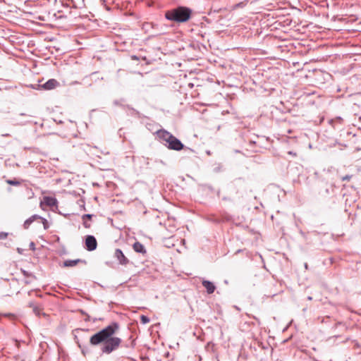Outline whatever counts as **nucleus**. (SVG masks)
Listing matches in <instances>:
<instances>
[{
  "mask_svg": "<svg viewBox=\"0 0 361 361\" xmlns=\"http://www.w3.org/2000/svg\"><path fill=\"white\" fill-rule=\"evenodd\" d=\"M118 329V323L112 322L92 335L90 338V343L93 346L101 345L102 353L109 355L117 350L122 342L120 338L114 336Z\"/></svg>",
  "mask_w": 361,
  "mask_h": 361,
  "instance_id": "nucleus-1",
  "label": "nucleus"
},
{
  "mask_svg": "<svg viewBox=\"0 0 361 361\" xmlns=\"http://www.w3.org/2000/svg\"><path fill=\"white\" fill-rule=\"evenodd\" d=\"M192 11L186 6H179L165 13V18L176 23H185L190 20Z\"/></svg>",
  "mask_w": 361,
  "mask_h": 361,
  "instance_id": "nucleus-2",
  "label": "nucleus"
},
{
  "mask_svg": "<svg viewBox=\"0 0 361 361\" xmlns=\"http://www.w3.org/2000/svg\"><path fill=\"white\" fill-rule=\"evenodd\" d=\"M158 137L164 143L165 146L172 150L180 151L184 148L181 141L165 130L157 131Z\"/></svg>",
  "mask_w": 361,
  "mask_h": 361,
  "instance_id": "nucleus-3",
  "label": "nucleus"
},
{
  "mask_svg": "<svg viewBox=\"0 0 361 361\" xmlns=\"http://www.w3.org/2000/svg\"><path fill=\"white\" fill-rule=\"evenodd\" d=\"M114 257L118 261V264L123 266H126L129 264V259L125 256L123 251L121 249H116Z\"/></svg>",
  "mask_w": 361,
  "mask_h": 361,
  "instance_id": "nucleus-4",
  "label": "nucleus"
},
{
  "mask_svg": "<svg viewBox=\"0 0 361 361\" xmlns=\"http://www.w3.org/2000/svg\"><path fill=\"white\" fill-rule=\"evenodd\" d=\"M97 242L94 236L88 235L85 238V248L88 251H93L97 249Z\"/></svg>",
  "mask_w": 361,
  "mask_h": 361,
  "instance_id": "nucleus-5",
  "label": "nucleus"
},
{
  "mask_svg": "<svg viewBox=\"0 0 361 361\" xmlns=\"http://www.w3.org/2000/svg\"><path fill=\"white\" fill-rule=\"evenodd\" d=\"M44 203L47 206L52 208L54 207H57L58 201L55 197L46 196L44 197L43 202H41V204Z\"/></svg>",
  "mask_w": 361,
  "mask_h": 361,
  "instance_id": "nucleus-6",
  "label": "nucleus"
},
{
  "mask_svg": "<svg viewBox=\"0 0 361 361\" xmlns=\"http://www.w3.org/2000/svg\"><path fill=\"white\" fill-rule=\"evenodd\" d=\"M59 85V82L56 79H49L42 85V87L44 90H50L56 88Z\"/></svg>",
  "mask_w": 361,
  "mask_h": 361,
  "instance_id": "nucleus-7",
  "label": "nucleus"
},
{
  "mask_svg": "<svg viewBox=\"0 0 361 361\" xmlns=\"http://www.w3.org/2000/svg\"><path fill=\"white\" fill-rule=\"evenodd\" d=\"M133 248L137 253H141L142 255H145L147 253L145 246L140 242H135L133 245Z\"/></svg>",
  "mask_w": 361,
  "mask_h": 361,
  "instance_id": "nucleus-8",
  "label": "nucleus"
},
{
  "mask_svg": "<svg viewBox=\"0 0 361 361\" xmlns=\"http://www.w3.org/2000/svg\"><path fill=\"white\" fill-rule=\"evenodd\" d=\"M202 286L206 288L207 292L209 294H212L214 292L216 287L214 285V283L209 281H202Z\"/></svg>",
  "mask_w": 361,
  "mask_h": 361,
  "instance_id": "nucleus-9",
  "label": "nucleus"
},
{
  "mask_svg": "<svg viewBox=\"0 0 361 361\" xmlns=\"http://www.w3.org/2000/svg\"><path fill=\"white\" fill-rule=\"evenodd\" d=\"M37 218H40V216L37 214H34L27 219H26L23 224V227L25 229H27L29 226L31 225L32 222L37 219Z\"/></svg>",
  "mask_w": 361,
  "mask_h": 361,
  "instance_id": "nucleus-10",
  "label": "nucleus"
},
{
  "mask_svg": "<svg viewBox=\"0 0 361 361\" xmlns=\"http://www.w3.org/2000/svg\"><path fill=\"white\" fill-rule=\"evenodd\" d=\"M80 262H82V260L79 259H68V260L64 261L63 266L66 267H74V266L77 265Z\"/></svg>",
  "mask_w": 361,
  "mask_h": 361,
  "instance_id": "nucleus-11",
  "label": "nucleus"
},
{
  "mask_svg": "<svg viewBox=\"0 0 361 361\" xmlns=\"http://www.w3.org/2000/svg\"><path fill=\"white\" fill-rule=\"evenodd\" d=\"M29 306H30V307H32L33 312H34L36 315L39 316V315L40 314V313H41V309H40L39 307H37V306L35 305V304H34L33 302H30Z\"/></svg>",
  "mask_w": 361,
  "mask_h": 361,
  "instance_id": "nucleus-12",
  "label": "nucleus"
},
{
  "mask_svg": "<svg viewBox=\"0 0 361 361\" xmlns=\"http://www.w3.org/2000/svg\"><path fill=\"white\" fill-rule=\"evenodd\" d=\"M37 219L40 220V221L43 224V227L45 230H47L49 228V224L46 219L40 216V218H37Z\"/></svg>",
  "mask_w": 361,
  "mask_h": 361,
  "instance_id": "nucleus-13",
  "label": "nucleus"
},
{
  "mask_svg": "<svg viewBox=\"0 0 361 361\" xmlns=\"http://www.w3.org/2000/svg\"><path fill=\"white\" fill-rule=\"evenodd\" d=\"M247 1H242L240 3H238L233 6V9H237L238 8H243L247 4Z\"/></svg>",
  "mask_w": 361,
  "mask_h": 361,
  "instance_id": "nucleus-14",
  "label": "nucleus"
},
{
  "mask_svg": "<svg viewBox=\"0 0 361 361\" xmlns=\"http://www.w3.org/2000/svg\"><path fill=\"white\" fill-rule=\"evenodd\" d=\"M54 16L56 18H66L67 17L66 15H63V11H58L57 13L54 14Z\"/></svg>",
  "mask_w": 361,
  "mask_h": 361,
  "instance_id": "nucleus-15",
  "label": "nucleus"
},
{
  "mask_svg": "<svg viewBox=\"0 0 361 361\" xmlns=\"http://www.w3.org/2000/svg\"><path fill=\"white\" fill-rule=\"evenodd\" d=\"M140 320H141V322L142 324H147L149 322V319L148 317L145 316V315H142L140 317Z\"/></svg>",
  "mask_w": 361,
  "mask_h": 361,
  "instance_id": "nucleus-16",
  "label": "nucleus"
},
{
  "mask_svg": "<svg viewBox=\"0 0 361 361\" xmlns=\"http://www.w3.org/2000/svg\"><path fill=\"white\" fill-rule=\"evenodd\" d=\"M6 182L11 185H19L20 184L19 181L16 180H8Z\"/></svg>",
  "mask_w": 361,
  "mask_h": 361,
  "instance_id": "nucleus-17",
  "label": "nucleus"
},
{
  "mask_svg": "<svg viewBox=\"0 0 361 361\" xmlns=\"http://www.w3.org/2000/svg\"><path fill=\"white\" fill-rule=\"evenodd\" d=\"M8 233L0 231V240H4L7 238Z\"/></svg>",
  "mask_w": 361,
  "mask_h": 361,
  "instance_id": "nucleus-18",
  "label": "nucleus"
},
{
  "mask_svg": "<svg viewBox=\"0 0 361 361\" xmlns=\"http://www.w3.org/2000/svg\"><path fill=\"white\" fill-rule=\"evenodd\" d=\"M83 222H82V224L84 226V227H85L86 228H90L91 227V224L89 222V220H82Z\"/></svg>",
  "mask_w": 361,
  "mask_h": 361,
  "instance_id": "nucleus-19",
  "label": "nucleus"
},
{
  "mask_svg": "<svg viewBox=\"0 0 361 361\" xmlns=\"http://www.w3.org/2000/svg\"><path fill=\"white\" fill-rule=\"evenodd\" d=\"M92 217V214H84V215L82 216V220H86V219H87V220H91Z\"/></svg>",
  "mask_w": 361,
  "mask_h": 361,
  "instance_id": "nucleus-20",
  "label": "nucleus"
},
{
  "mask_svg": "<svg viewBox=\"0 0 361 361\" xmlns=\"http://www.w3.org/2000/svg\"><path fill=\"white\" fill-rule=\"evenodd\" d=\"M351 175H346L345 176H343L341 179L343 181H349L351 179Z\"/></svg>",
  "mask_w": 361,
  "mask_h": 361,
  "instance_id": "nucleus-21",
  "label": "nucleus"
},
{
  "mask_svg": "<svg viewBox=\"0 0 361 361\" xmlns=\"http://www.w3.org/2000/svg\"><path fill=\"white\" fill-rule=\"evenodd\" d=\"M334 191V187L331 185V188H326L325 190H324V192L326 195H329L331 193V192H332Z\"/></svg>",
  "mask_w": 361,
  "mask_h": 361,
  "instance_id": "nucleus-22",
  "label": "nucleus"
},
{
  "mask_svg": "<svg viewBox=\"0 0 361 361\" xmlns=\"http://www.w3.org/2000/svg\"><path fill=\"white\" fill-rule=\"evenodd\" d=\"M30 249L31 250H33V251H35V243H34V242H31V243H30Z\"/></svg>",
  "mask_w": 361,
  "mask_h": 361,
  "instance_id": "nucleus-23",
  "label": "nucleus"
},
{
  "mask_svg": "<svg viewBox=\"0 0 361 361\" xmlns=\"http://www.w3.org/2000/svg\"><path fill=\"white\" fill-rule=\"evenodd\" d=\"M130 58L132 60H135V61H138L140 59V58L136 55H132L130 56Z\"/></svg>",
  "mask_w": 361,
  "mask_h": 361,
  "instance_id": "nucleus-24",
  "label": "nucleus"
},
{
  "mask_svg": "<svg viewBox=\"0 0 361 361\" xmlns=\"http://www.w3.org/2000/svg\"><path fill=\"white\" fill-rule=\"evenodd\" d=\"M78 346H79V348H81L82 353L83 355H85V353H85V348H82L81 345H80V344H78Z\"/></svg>",
  "mask_w": 361,
  "mask_h": 361,
  "instance_id": "nucleus-25",
  "label": "nucleus"
},
{
  "mask_svg": "<svg viewBox=\"0 0 361 361\" xmlns=\"http://www.w3.org/2000/svg\"><path fill=\"white\" fill-rule=\"evenodd\" d=\"M288 154H290V155H292L293 157H296L297 156V154L295 152H292V151H289L288 152Z\"/></svg>",
  "mask_w": 361,
  "mask_h": 361,
  "instance_id": "nucleus-26",
  "label": "nucleus"
},
{
  "mask_svg": "<svg viewBox=\"0 0 361 361\" xmlns=\"http://www.w3.org/2000/svg\"><path fill=\"white\" fill-rule=\"evenodd\" d=\"M75 331H84V329H75Z\"/></svg>",
  "mask_w": 361,
  "mask_h": 361,
  "instance_id": "nucleus-27",
  "label": "nucleus"
},
{
  "mask_svg": "<svg viewBox=\"0 0 361 361\" xmlns=\"http://www.w3.org/2000/svg\"><path fill=\"white\" fill-rule=\"evenodd\" d=\"M305 269H307L308 265H307V263H305Z\"/></svg>",
  "mask_w": 361,
  "mask_h": 361,
  "instance_id": "nucleus-28",
  "label": "nucleus"
},
{
  "mask_svg": "<svg viewBox=\"0 0 361 361\" xmlns=\"http://www.w3.org/2000/svg\"><path fill=\"white\" fill-rule=\"evenodd\" d=\"M23 274H24V275H25V276H27V272H26L25 271H23Z\"/></svg>",
  "mask_w": 361,
  "mask_h": 361,
  "instance_id": "nucleus-29",
  "label": "nucleus"
},
{
  "mask_svg": "<svg viewBox=\"0 0 361 361\" xmlns=\"http://www.w3.org/2000/svg\"><path fill=\"white\" fill-rule=\"evenodd\" d=\"M25 115H26V114H23V113L20 114V116H25Z\"/></svg>",
  "mask_w": 361,
  "mask_h": 361,
  "instance_id": "nucleus-30",
  "label": "nucleus"
}]
</instances>
